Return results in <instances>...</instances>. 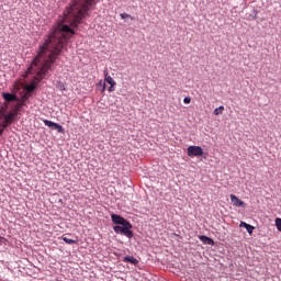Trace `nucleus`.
Returning <instances> with one entry per match:
<instances>
[{"instance_id": "6", "label": "nucleus", "mask_w": 281, "mask_h": 281, "mask_svg": "<svg viewBox=\"0 0 281 281\" xmlns=\"http://www.w3.org/2000/svg\"><path fill=\"white\" fill-rule=\"evenodd\" d=\"M231 203H233L235 207H247V203L237 198L236 194H231Z\"/></svg>"}, {"instance_id": "3", "label": "nucleus", "mask_w": 281, "mask_h": 281, "mask_svg": "<svg viewBox=\"0 0 281 281\" xmlns=\"http://www.w3.org/2000/svg\"><path fill=\"white\" fill-rule=\"evenodd\" d=\"M187 155L191 158L198 157V159H207V153L203 150V147L196 145L187 147Z\"/></svg>"}, {"instance_id": "13", "label": "nucleus", "mask_w": 281, "mask_h": 281, "mask_svg": "<svg viewBox=\"0 0 281 281\" xmlns=\"http://www.w3.org/2000/svg\"><path fill=\"white\" fill-rule=\"evenodd\" d=\"M120 16L123 21H126V19H131V21H135V18L128 13H121Z\"/></svg>"}, {"instance_id": "7", "label": "nucleus", "mask_w": 281, "mask_h": 281, "mask_svg": "<svg viewBox=\"0 0 281 281\" xmlns=\"http://www.w3.org/2000/svg\"><path fill=\"white\" fill-rule=\"evenodd\" d=\"M198 238L201 240V243H203V245H211V247L216 245L212 237H207V235H199Z\"/></svg>"}, {"instance_id": "4", "label": "nucleus", "mask_w": 281, "mask_h": 281, "mask_svg": "<svg viewBox=\"0 0 281 281\" xmlns=\"http://www.w3.org/2000/svg\"><path fill=\"white\" fill-rule=\"evenodd\" d=\"M43 123L45 126H47L50 131H56L57 133H59L60 135H65V127H63V125H60L59 123H56L54 121L44 119Z\"/></svg>"}, {"instance_id": "19", "label": "nucleus", "mask_w": 281, "mask_h": 281, "mask_svg": "<svg viewBox=\"0 0 281 281\" xmlns=\"http://www.w3.org/2000/svg\"><path fill=\"white\" fill-rule=\"evenodd\" d=\"M59 203H63V199H59Z\"/></svg>"}, {"instance_id": "9", "label": "nucleus", "mask_w": 281, "mask_h": 281, "mask_svg": "<svg viewBox=\"0 0 281 281\" xmlns=\"http://www.w3.org/2000/svg\"><path fill=\"white\" fill-rule=\"evenodd\" d=\"M123 262H130V265H134L135 267H137V265H139V260H137V258H134L131 255H127L123 258Z\"/></svg>"}, {"instance_id": "2", "label": "nucleus", "mask_w": 281, "mask_h": 281, "mask_svg": "<svg viewBox=\"0 0 281 281\" xmlns=\"http://www.w3.org/2000/svg\"><path fill=\"white\" fill-rule=\"evenodd\" d=\"M111 221H112V229L114 234H119L120 236H125V238H133L135 234L133 233V224L126 217L111 213Z\"/></svg>"}, {"instance_id": "8", "label": "nucleus", "mask_w": 281, "mask_h": 281, "mask_svg": "<svg viewBox=\"0 0 281 281\" xmlns=\"http://www.w3.org/2000/svg\"><path fill=\"white\" fill-rule=\"evenodd\" d=\"M239 227H244V229L247 231V233L249 234V236H251V234H254V229H256V226L248 224L247 222L241 221L239 223Z\"/></svg>"}, {"instance_id": "15", "label": "nucleus", "mask_w": 281, "mask_h": 281, "mask_svg": "<svg viewBox=\"0 0 281 281\" xmlns=\"http://www.w3.org/2000/svg\"><path fill=\"white\" fill-rule=\"evenodd\" d=\"M249 16H250L251 19H258V10L252 9V10H251V13L249 14Z\"/></svg>"}, {"instance_id": "12", "label": "nucleus", "mask_w": 281, "mask_h": 281, "mask_svg": "<svg viewBox=\"0 0 281 281\" xmlns=\"http://www.w3.org/2000/svg\"><path fill=\"white\" fill-rule=\"evenodd\" d=\"M97 87H101V93H104V91H106V81L100 80V81L97 83Z\"/></svg>"}, {"instance_id": "16", "label": "nucleus", "mask_w": 281, "mask_h": 281, "mask_svg": "<svg viewBox=\"0 0 281 281\" xmlns=\"http://www.w3.org/2000/svg\"><path fill=\"white\" fill-rule=\"evenodd\" d=\"M8 243V239L3 236H0V247H3Z\"/></svg>"}, {"instance_id": "1", "label": "nucleus", "mask_w": 281, "mask_h": 281, "mask_svg": "<svg viewBox=\"0 0 281 281\" xmlns=\"http://www.w3.org/2000/svg\"><path fill=\"white\" fill-rule=\"evenodd\" d=\"M98 0H71L50 31H78Z\"/></svg>"}, {"instance_id": "17", "label": "nucleus", "mask_w": 281, "mask_h": 281, "mask_svg": "<svg viewBox=\"0 0 281 281\" xmlns=\"http://www.w3.org/2000/svg\"><path fill=\"white\" fill-rule=\"evenodd\" d=\"M190 102H192V98H190V97H184L183 103H184V104H190Z\"/></svg>"}, {"instance_id": "10", "label": "nucleus", "mask_w": 281, "mask_h": 281, "mask_svg": "<svg viewBox=\"0 0 281 281\" xmlns=\"http://www.w3.org/2000/svg\"><path fill=\"white\" fill-rule=\"evenodd\" d=\"M71 234H65L61 236V240L66 243V245H76L78 244V240L69 238Z\"/></svg>"}, {"instance_id": "5", "label": "nucleus", "mask_w": 281, "mask_h": 281, "mask_svg": "<svg viewBox=\"0 0 281 281\" xmlns=\"http://www.w3.org/2000/svg\"><path fill=\"white\" fill-rule=\"evenodd\" d=\"M103 76H104V82L106 85H110V87H108L109 93H113V91H115V87H117V82H115V79H113V77L109 75V70H104Z\"/></svg>"}, {"instance_id": "11", "label": "nucleus", "mask_w": 281, "mask_h": 281, "mask_svg": "<svg viewBox=\"0 0 281 281\" xmlns=\"http://www.w3.org/2000/svg\"><path fill=\"white\" fill-rule=\"evenodd\" d=\"M223 111H225L224 105H220L218 108H215L213 111V115H223Z\"/></svg>"}, {"instance_id": "18", "label": "nucleus", "mask_w": 281, "mask_h": 281, "mask_svg": "<svg viewBox=\"0 0 281 281\" xmlns=\"http://www.w3.org/2000/svg\"><path fill=\"white\" fill-rule=\"evenodd\" d=\"M60 89H61V90H65V85H61V86H60Z\"/></svg>"}, {"instance_id": "14", "label": "nucleus", "mask_w": 281, "mask_h": 281, "mask_svg": "<svg viewBox=\"0 0 281 281\" xmlns=\"http://www.w3.org/2000/svg\"><path fill=\"white\" fill-rule=\"evenodd\" d=\"M274 223H276V227H277L278 232H281V218L277 217L274 220Z\"/></svg>"}]
</instances>
